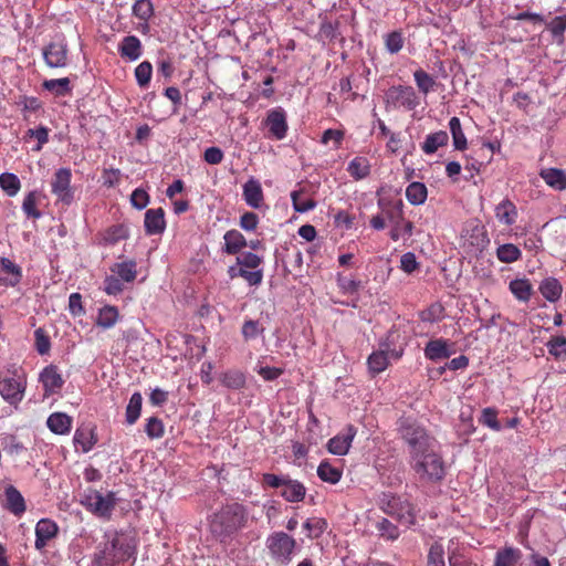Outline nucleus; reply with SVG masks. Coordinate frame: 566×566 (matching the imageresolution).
Returning <instances> with one entry per match:
<instances>
[{
  "mask_svg": "<svg viewBox=\"0 0 566 566\" xmlns=\"http://www.w3.org/2000/svg\"><path fill=\"white\" fill-rule=\"evenodd\" d=\"M509 290L521 302H528L533 292L532 284L527 279L512 280Z\"/></svg>",
  "mask_w": 566,
  "mask_h": 566,
  "instance_id": "38",
  "label": "nucleus"
},
{
  "mask_svg": "<svg viewBox=\"0 0 566 566\" xmlns=\"http://www.w3.org/2000/svg\"><path fill=\"white\" fill-rule=\"evenodd\" d=\"M136 553V545L132 537L118 531H106L104 542L94 554L97 566H116L128 560Z\"/></svg>",
  "mask_w": 566,
  "mask_h": 566,
  "instance_id": "2",
  "label": "nucleus"
},
{
  "mask_svg": "<svg viewBox=\"0 0 566 566\" xmlns=\"http://www.w3.org/2000/svg\"><path fill=\"white\" fill-rule=\"evenodd\" d=\"M541 294L551 303L557 302L562 297L563 286L555 277L544 279L538 287Z\"/></svg>",
  "mask_w": 566,
  "mask_h": 566,
  "instance_id": "28",
  "label": "nucleus"
},
{
  "mask_svg": "<svg viewBox=\"0 0 566 566\" xmlns=\"http://www.w3.org/2000/svg\"><path fill=\"white\" fill-rule=\"evenodd\" d=\"M400 437L407 444L409 458L436 449H441L436 437L416 420L405 419L399 427Z\"/></svg>",
  "mask_w": 566,
  "mask_h": 566,
  "instance_id": "3",
  "label": "nucleus"
},
{
  "mask_svg": "<svg viewBox=\"0 0 566 566\" xmlns=\"http://www.w3.org/2000/svg\"><path fill=\"white\" fill-rule=\"evenodd\" d=\"M42 86L44 90L53 93L56 96H65L72 91L69 77L45 80L42 83Z\"/></svg>",
  "mask_w": 566,
  "mask_h": 566,
  "instance_id": "43",
  "label": "nucleus"
},
{
  "mask_svg": "<svg viewBox=\"0 0 566 566\" xmlns=\"http://www.w3.org/2000/svg\"><path fill=\"white\" fill-rule=\"evenodd\" d=\"M151 75H153V65L148 61H143L135 69V77H136L137 84L142 88H145L149 85Z\"/></svg>",
  "mask_w": 566,
  "mask_h": 566,
  "instance_id": "57",
  "label": "nucleus"
},
{
  "mask_svg": "<svg viewBox=\"0 0 566 566\" xmlns=\"http://www.w3.org/2000/svg\"><path fill=\"white\" fill-rule=\"evenodd\" d=\"M59 534L57 524L50 518H41L35 525V549L42 552Z\"/></svg>",
  "mask_w": 566,
  "mask_h": 566,
  "instance_id": "16",
  "label": "nucleus"
},
{
  "mask_svg": "<svg viewBox=\"0 0 566 566\" xmlns=\"http://www.w3.org/2000/svg\"><path fill=\"white\" fill-rule=\"evenodd\" d=\"M243 199L245 203L253 209H262L266 208L264 202V193L260 181L253 177H251L243 185Z\"/></svg>",
  "mask_w": 566,
  "mask_h": 566,
  "instance_id": "19",
  "label": "nucleus"
},
{
  "mask_svg": "<svg viewBox=\"0 0 566 566\" xmlns=\"http://www.w3.org/2000/svg\"><path fill=\"white\" fill-rule=\"evenodd\" d=\"M241 277L247 281L250 286H259L263 281V269L251 264H240Z\"/></svg>",
  "mask_w": 566,
  "mask_h": 566,
  "instance_id": "50",
  "label": "nucleus"
},
{
  "mask_svg": "<svg viewBox=\"0 0 566 566\" xmlns=\"http://www.w3.org/2000/svg\"><path fill=\"white\" fill-rule=\"evenodd\" d=\"M144 228L147 235L161 234L166 229L165 211L163 208L148 209L145 212Z\"/></svg>",
  "mask_w": 566,
  "mask_h": 566,
  "instance_id": "21",
  "label": "nucleus"
},
{
  "mask_svg": "<svg viewBox=\"0 0 566 566\" xmlns=\"http://www.w3.org/2000/svg\"><path fill=\"white\" fill-rule=\"evenodd\" d=\"M376 528L379 533V536L385 539L396 541L399 537L398 527L387 518H381L379 522H377Z\"/></svg>",
  "mask_w": 566,
  "mask_h": 566,
  "instance_id": "58",
  "label": "nucleus"
},
{
  "mask_svg": "<svg viewBox=\"0 0 566 566\" xmlns=\"http://www.w3.org/2000/svg\"><path fill=\"white\" fill-rule=\"evenodd\" d=\"M255 520L250 514L248 506L233 501L221 505L211 515L209 527L217 541L221 544H228L233 541L240 531L249 527Z\"/></svg>",
  "mask_w": 566,
  "mask_h": 566,
  "instance_id": "1",
  "label": "nucleus"
},
{
  "mask_svg": "<svg viewBox=\"0 0 566 566\" xmlns=\"http://www.w3.org/2000/svg\"><path fill=\"white\" fill-rule=\"evenodd\" d=\"M427 566H446L444 548L441 543L434 542L428 553Z\"/></svg>",
  "mask_w": 566,
  "mask_h": 566,
  "instance_id": "61",
  "label": "nucleus"
},
{
  "mask_svg": "<svg viewBox=\"0 0 566 566\" xmlns=\"http://www.w3.org/2000/svg\"><path fill=\"white\" fill-rule=\"evenodd\" d=\"M449 128L453 139V146L457 150H464L468 147L467 137L462 130L461 122L453 116L449 120Z\"/></svg>",
  "mask_w": 566,
  "mask_h": 566,
  "instance_id": "44",
  "label": "nucleus"
},
{
  "mask_svg": "<svg viewBox=\"0 0 566 566\" xmlns=\"http://www.w3.org/2000/svg\"><path fill=\"white\" fill-rule=\"evenodd\" d=\"M241 277L247 281L250 286H259L263 281V269L251 264H240Z\"/></svg>",
  "mask_w": 566,
  "mask_h": 566,
  "instance_id": "49",
  "label": "nucleus"
},
{
  "mask_svg": "<svg viewBox=\"0 0 566 566\" xmlns=\"http://www.w3.org/2000/svg\"><path fill=\"white\" fill-rule=\"evenodd\" d=\"M479 422L494 431H500L502 429V426L497 420V410L492 407H488L482 410Z\"/></svg>",
  "mask_w": 566,
  "mask_h": 566,
  "instance_id": "60",
  "label": "nucleus"
},
{
  "mask_svg": "<svg viewBox=\"0 0 566 566\" xmlns=\"http://www.w3.org/2000/svg\"><path fill=\"white\" fill-rule=\"evenodd\" d=\"M145 432L150 439H160L165 434V426L161 419L150 417L147 419Z\"/></svg>",
  "mask_w": 566,
  "mask_h": 566,
  "instance_id": "62",
  "label": "nucleus"
},
{
  "mask_svg": "<svg viewBox=\"0 0 566 566\" xmlns=\"http://www.w3.org/2000/svg\"><path fill=\"white\" fill-rule=\"evenodd\" d=\"M356 432L357 429L353 424H348L342 432L328 440L327 450L336 455L347 454Z\"/></svg>",
  "mask_w": 566,
  "mask_h": 566,
  "instance_id": "15",
  "label": "nucleus"
},
{
  "mask_svg": "<svg viewBox=\"0 0 566 566\" xmlns=\"http://www.w3.org/2000/svg\"><path fill=\"white\" fill-rule=\"evenodd\" d=\"M444 317H446L444 306L439 302L432 303L430 306H428L426 310H423L419 313V318L422 322H427V323L440 322Z\"/></svg>",
  "mask_w": 566,
  "mask_h": 566,
  "instance_id": "47",
  "label": "nucleus"
},
{
  "mask_svg": "<svg viewBox=\"0 0 566 566\" xmlns=\"http://www.w3.org/2000/svg\"><path fill=\"white\" fill-rule=\"evenodd\" d=\"M224 247L222 251L229 255L238 254L243 248L248 245L244 235L238 230H229L223 235Z\"/></svg>",
  "mask_w": 566,
  "mask_h": 566,
  "instance_id": "26",
  "label": "nucleus"
},
{
  "mask_svg": "<svg viewBox=\"0 0 566 566\" xmlns=\"http://www.w3.org/2000/svg\"><path fill=\"white\" fill-rule=\"evenodd\" d=\"M73 440L76 448H81L82 452L87 453L96 444L97 437L93 429H76Z\"/></svg>",
  "mask_w": 566,
  "mask_h": 566,
  "instance_id": "35",
  "label": "nucleus"
},
{
  "mask_svg": "<svg viewBox=\"0 0 566 566\" xmlns=\"http://www.w3.org/2000/svg\"><path fill=\"white\" fill-rule=\"evenodd\" d=\"M342 474V469L331 464L328 461H322L317 468L318 478L331 484H336L340 480Z\"/></svg>",
  "mask_w": 566,
  "mask_h": 566,
  "instance_id": "41",
  "label": "nucleus"
},
{
  "mask_svg": "<svg viewBox=\"0 0 566 566\" xmlns=\"http://www.w3.org/2000/svg\"><path fill=\"white\" fill-rule=\"evenodd\" d=\"M265 125L269 129L270 137L276 140L285 138L289 127L284 109L277 107L270 111L265 118Z\"/></svg>",
  "mask_w": 566,
  "mask_h": 566,
  "instance_id": "14",
  "label": "nucleus"
},
{
  "mask_svg": "<svg viewBox=\"0 0 566 566\" xmlns=\"http://www.w3.org/2000/svg\"><path fill=\"white\" fill-rule=\"evenodd\" d=\"M45 64L51 69L65 67L69 64V48L63 35L56 36L42 49Z\"/></svg>",
  "mask_w": 566,
  "mask_h": 566,
  "instance_id": "12",
  "label": "nucleus"
},
{
  "mask_svg": "<svg viewBox=\"0 0 566 566\" xmlns=\"http://www.w3.org/2000/svg\"><path fill=\"white\" fill-rule=\"evenodd\" d=\"M468 241H469L470 245H472L474 248L475 252H478V251L482 252L490 242L484 227H479V226H475L472 229Z\"/></svg>",
  "mask_w": 566,
  "mask_h": 566,
  "instance_id": "54",
  "label": "nucleus"
},
{
  "mask_svg": "<svg viewBox=\"0 0 566 566\" xmlns=\"http://www.w3.org/2000/svg\"><path fill=\"white\" fill-rule=\"evenodd\" d=\"M496 258L502 263H513L522 258V251L513 243H504L496 249Z\"/></svg>",
  "mask_w": 566,
  "mask_h": 566,
  "instance_id": "42",
  "label": "nucleus"
},
{
  "mask_svg": "<svg viewBox=\"0 0 566 566\" xmlns=\"http://www.w3.org/2000/svg\"><path fill=\"white\" fill-rule=\"evenodd\" d=\"M39 200L40 193L38 191H30L24 197L22 202V210L28 218L36 220L42 217V212L38 209Z\"/></svg>",
  "mask_w": 566,
  "mask_h": 566,
  "instance_id": "45",
  "label": "nucleus"
},
{
  "mask_svg": "<svg viewBox=\"0 0 566 566\" xmlns=\"http://www.w3.org/2000/svg\"><path fill=\"white\" fill-rule=\"evenodd\" d=\"M303 190H294L291 192V200L296 212H307L316 207V201L312 198H303Z\"/></svg>",
  "mask_w": 566,
  "mask_h": 566,
  "instance_id": "53",
  "label": "nucleus"
},
{
  "mask_svg": "<svg viewBox=\"0 0 566 566\" xmlns=\"http://www.w3.org/2000/svg\"><path fill=\"white\" fill-rule=\"evenodd\" d=\"M387 98L394 106H402L408 111L415 109L420 104L416 91L408 85L391 86L387 92Z\"/></svg>",
  "mask_w": 566,
  "mask_h": 566,
  "instance_id": "13",
  "label": "nucleus"
},
{
  "mask_svg": "<svg viewBox=\"0 0 566 566\" xmlns=\"http://www.w3.org/2000/svg\"><path fill=\"white\" fill-rule=\"evenodd\" d=\"M241 277L247 281L250 286H259L263 281V269L251 264H240Z\"/></svg>",
  "mask_w": 566,
  "mask_h": 566,
  "instance_id": "48",
  "label": "nucleus"
},
{
  "mask_svg": "<svg viewBox=\"0 0 566 566\" xmlns=\"http://www.w3.org/2000/svg\"><path fill=\"white\" fill-rule=\"evenodd\" d=\"M409 465L421 482H439L446 475L441 449L422 452L409 458Z\"/></svg>",
  "mask_w": 566,
  "mask_h": 566,
  "instance_id": "5",
  "label": "nucleus"
},
{
  "mask_svg": "<svg viewBox=\"0 0 566 566\" xmlns=\"http://www.w3.org/2000/svg\"><path fill=\"white\" fill-rule=\"evenodd\" d=\"M522 556L521 549L505 546L495 553L494 566H517Z\"/></svg>",
  "mask_w": 566,
  "mask_h": 566,
  "instance_id": "27",
  "label": "nucleus"
},
{
  "mask_svg": "<svg viewBox=\"0 0 566 566\" xmlns=\"http://www.w3.org/2000/svg\"><path fill=\"white\" fill-rule=\"evenodd\" d=\"M81 503L94 515L108 520L117 504V499L114 492L103 495L97 490L87 489Z\"/></svg>",
  "mask_w": 566,
  "mask_h": 566,
  "instance_id": "9",
  "label": "nucleus"
},
{
  "mask_svg": "<svg viewBox=\"0 0 566 566\" xmlns=\"http://www.w3.org/2000/svg\"><path fill=\"white\" fill-rule=\"evenodd\" d=\"M111 270L126 283H132L137 277V263L134 260L115 263Z\"/></svg>",
  "mask_w": 566,
  "mask_h": 566,
  "instance_id": "36",
  "label": "nucleus"
},
{
  "mask_svg": "<svg viewBox=\"0 0 566 566\" xmlns=\"http://www.w3.org/2000/svg\"><path fill=\"white\" fill-rule=\"evenodd\" d=\"M261 484L264 490L280 489V495L290 503L302 502L306 495L305 485L287 474L263 473Z\"/></svg>",
  "mask_w": 566,
  "mask_h": 566,
  "instance_id": "7",
  "label": "nucleus"
},
{
  "mask_svg": "<svg viewBox=\"0 0 566 566\" xmlns=\"http://www.w3.org/2000/svg\"><path fill=\"white\" fill-rule=\"evenodd\" d=\"M380 509L385 514L395 517L403 525H413L416 522L413 505L400 496L384 494L380 499Z\"/></svg>",
  "mask_w": 566,
  "mask_h": 566,
  "instance_id": "8",
  "label": "nucleus"
},
{
  "mask_svg": "<svg viewBox=\"0 0 566 566\" xmlns=\"http://www.w3.org/2000/svg\"><path fill=\"white\" fill-rule=\"evenodd\" d=\"M413 78L419 92L424 95L431 92L436 85L434 78L422 69H418L413 72Z\"/></svg>",
  "mask_w": 566,
  "mask_h": 566,
  "instance_id": "55",
  "label": "nucleus"
},
{
  "mask_svg": "<svg viewBox=\"0 0 566 566\" xmlns=\"http://www.w3.org/2000/svg\"><path fill=\"white\" fill-rule=\"evenodd\" d=\"M39 381L43 386L44 396H51L57 392L64 385V379L59 371L57 366L51 364L42 369L39 375Z\"/></svg>",
  "mask_w": 566,
  "mask_h": 566,
  "instance_id": "17",
  "label": "nucleus"
},
{
  "mask_svg": "<svg viewBox=\"0 0 566 566\" xmlns=\"http://www.w3.org/2000/svg\"><path fill=\"white\" fill-rule=\"evenodd\" d=\"M2 506L18 517L22 516L27 510L24 497L13 485H8L4 489V500L2 502Z\"/></svg>",
  "mask_w": 566,
  "mask_h": 566,
  "instance_id": "20",
  "label": "nucleus"
},
{
  "mask_svg": "<svg viewBox=\"0 0 566 566\" xmlns=\"http://www.w3.org/2000/svg\"><path fill=\"white\" fill-rule=\"evenodd\" d=\"M272 557L282 564H289L296 546L295 539L284 532H274L266 539Z\"/></svg>",
  "mask_w": 566,
  "mask_h": 566,
  "instance_id": "11",
  "label": "nucleus"
},
{
  "mask_svg": "<svg viewBox=\"0 0 566 566\" xmlns=\"http://www.w3.org/2000/svg\"><path fill=\"white\" fill-rule=\"evenodd\" d=\"M72 171L70 168H59L55 170L50 186L51 192L55 196V205L69 207L75 198V189L72 187Z\"/></svg>",
  "mask_w": 566,
  "mask_h": 566,
  "instance_id": "10",
  "label": "nucleus"
},
{
  "mask_svg": "<svg viewBox=\"0 0 566 566\" xmlns=\"http://www.w3.org/2000/svg\"><path fill=\"white\" fill-rule=\"evenodd\" d=\"M143 406V396L140 392H134L126 407V422L134 424L140 417Z\"/></svg>",
  "mask_w": 566,
  "mask_h": 566,
  "instance_id": "46",
  "label": "nucleus"
},
{
  "mask_svg": "<svg viewBox=\"0 0 566 566\" xmlns=\"http://www.w3.org/2000/svg\"><path fill=\"white\" fill-rule=\"evenodd\" d=\"M405 43L403 35L400 31H392L385 36V46L391 54L398 53Z\"/></svg>",
  "mask_w": 566,
  "mask_h": 566,
  "instance_id": "63",
  "label": "nucleus"
},
{
  "mask_svg": "<svg viewBox=\"0 0 566 566\" xmlns=\"http://www.w3.org/2000/svg\"><path fill=\"white\" fill-rule=\"evenodd\" d=\"M219 380L228 389L240 390L244 388L247 379L243 371L239 369H229L219 375Z\"/></svg>",
  "mask_w": 566,
  "mask_h": 566,
  "instance_id": "29",
  "label": "nucleus"
},
{
  "mask_svg": "<svg viewBox=\"0 0 566 566\" xmlns=\"http://www.w3.org/2000/svg\"><path fill=\"white\" fill-rule=\"evenodd\" d=\"M377 206L391 227L389 237L392 241L397 242L403 237H411L413 223L405 218L402 200L379 198Z\"/></svg>",
  "mask_w": 566,
  "mask_h": 566,
  "instance_id": "6",
  "label": "nucleus"
},
{
  "mask_svg": "<svg viewBox=\"0 0 566 566\" xmlns=\"http://www.w3.org/2000/svg\"><path fill=\"white\" fill-rule=\"evenodd\" d=\"M495 216L501 223L512 226L517 218L516 206L510 199H504L496 206Z\"/></svg>",
  "mask_w": 566,
  "mask_h": 566,
  "instance_id": "30",
  "label": "nucleus"
},
{
  "mask_svg": "<svg viewBox=\"0 0 566 566\" xmlns=\"http://www.w3.org/2000/svg\"><path fill=\"white\" fill-rule=\"evenodd\" d=\"M27 384L24 369L14 363L8 364L6 368L0 371V396L14 408L23 400Z\"/></svg>",
  "mask_w": 566,
  "mask_h": 566,
  "instance_id": "4",
  "label": "nucleus"
},
{
  "mask_svg": "<svg viewBox=\"0 0 566 566\" xmlns=\"http://www.w3.org/2000/svg\"><path fill=\"white\" fill-rule=\"evenodd\" d=\"M0 187L8 196L13 197L19 192L21 182L14 174L4 172L0 175Z\"/></svg>",
  "mask_w": 566,
  "mask_h": 566,
  "instance_id": "56",
  "label": "nucleus"
},
{
  "mask_svg": "<svg viewBox=\"0 0 566 566\" xmlns=\"http://www.w3.org/2000/svg\"><path fill=\"white\" fill-rule=\"evenodd\" d=\"M423 352L424 357L431 361L448 359L453 354V350L450 348L449 340L444 338L429 340Z\"/></svg>",
  "mask_w": 566,
  "mask_h": 566,
  "instance_id": "22",
  "label": "nucleus"
},
{
  "mask_svg": "<svg viewBox=\"0 0 566 566\" xmlns=\"http://www.w3.org/2000/svg\"><path fill=\"white\" fill-rule=\"evenodd\" d=\"M118 319V308L114 305H105L98 310L95 324L104 329H108L115 326Z\"/></svg>",
  "mask_w": 566,
  "mask_h": 566,
  "instance_id": "31",
  "label": "nucleus"
},
{
  "mask_svg": "<svg viewBox=\"0 0 566 566\" xmlns=\"http://www.w3.org/2000/svg\"><path fill=\"white\" fill-rule=\"evenodd\" d=\"M306 535L310 538H318L327 528V522L322 517H310L303 524Z\"/></svg>",
  "mask_w": 566,
  "mask_h": 566,
  "instance_id": "52",
  "label": "nucleus"
},
{
  "mask_svg": "<svg viewBox=\"0 0 566 566\" xmlns=\"http://www.w3.org/2000/svg\"><path fill=\"white\" fill-rule=\"evenodd\" d=\"M0 268L3 273L9 275V277L6 279V285L15 286L21 282L22 269L10 259L1 258Z\"/></svg>",
  "mask_w": 566,
  "mask_h": 566,
  "instance_id": "37",
  "label": "nucleus"
},
{
  "mask_svg": "<svg viewBox=\"0 0 566 566\" xmlns=\"http://www.w3.org/2000/svg\"><path fill=\"white\" fill-rule=\"evenodd\" d=\"M264 327L259 321L247 319L242 325V336L244 340L254 339L256 336L263 334Z\"/></svg>",
  "mask_w": 566,
  "mask_h": 566,
  "instance_id": "64",
  "label": "nucleus"
},
{
  "mask_svg": "<svg viewBox=\"0 0 566 566\" xmlns=\"http://www.w3.org/2000/svg\"><path fill=\"white\" fill-rule=\"evenodd\" d=\"M449 142V135L446 130H438L426 136L421 145V149L427 155L434 154L440 147H443Z\"/></svg>",
  "mask_w": 566,
  "mask_h": 566,
  "instance_id": "34",
  "label": "nucleus"
},
{
  "mask_svg": "<svg viewBox=\"0 0 566 566\" xmlns=\"http://www.w3.org/2000/svg\"><path fill=\"white\" fill-rule=\"evenodd\" d=\"M368 370L373 376H376L389 366V357L385 350L373 352L367 358Z\"/></svg>",
  "mask_w": 566,
  "mask_h": 566,
  "instance_id": "39",
  "label": "nucleus"
},
{
  "mask_svg": "<svg viewBox=\"0 0 566 566\" xmlns=\"http://www.w3.org/2000/svg\"><path fill=\"white\" fill-rule=\"evenodd\" d=\"M73 419L64 412H53L46 420L48 428L55 434H67L72 429Z\"/></svg>",
  "mask_w": 566,
  "mask_h": 566,
  "instance_id": "25",
  "label": "nucleus"
},
{
  "mask_svg": "<svg viewBox=\"0 0 566 566\" xmlns=\"http://www.w3.org/2000/svg\"><path fill=\"white\" fill-rule=\"evenodd\" d=\"M34 347L40 355H46L51 349V339L46 331L39 327L34 331Z\"/></svg>",
  "mask_w": 566,
  "mask_h": 566,
  "instance_id": "59",
  "label": "nucleus"
},
{
  "mask_svg": "<svg viewBox=\"0 0 566 566\" xmlns=\"http://www.w3.org/2000/svg\"><path fill=\"white\" fill-rule=\"evenodd\" d=\"M117 50L120 57L128 61H136L143 54V44L136 35H126L118 44Z\"/></svg>",
  "mask_w": 566,
  "mask_h": 566,
  "instance_id": "24",
  "label": "nucleus"
},
{
  "mask_svg": "<svg viewBox=\"0 0 566 566\" xmlns=\"http://www.w3.org/2000/svg\"><path fill=\"white\" fill-rule=\"evenodd\" d=\"M370 163L367 157L357 156L347 166L349 176L355 180H361L370 175Z\"/></svg>",
  "mask_w": 566,
  "mask_h": 566,
  "instance_id": "33",
  "label": "nucleus"
},
{
  "mask_svg": "<svg viewBox=\"0 0 566 566\" xmlns=\"http://www.w3.org/2000/svg\"><path fill=\"white\" fill-rule=\"evenodd\" d=\"M132 13L139 20V30L147 33L149 30V21L155 14V8L151 0H136L132 7Z\"/></svg>",
  "mask_w": 566,
  "mask_h": 566,
  "instance_id": "23",
  "label": "nucleus"
},
{
  "mask_svg": "<svg viewBox=\"0 0 566 566\" xmlns=\"http://www.w3.org/2000/svg\"><path fill=\"white\" fill-rule=\"evenodd\" d=\"M539 176L544 181L555 190L566 189V172L557 168L542 169Z\"/></svg>",
  "mask_w": 566,
  "mask_h": 566,
  "instance_id": "32",
  "label": "nucleus"
},
{
  "mask_svg": "<svg viewBox=\"0 0 566 566\" xmlns=\"http://www.w3.org/2000/svg\"><path fill=\"white\" fill-rule=\"evenodd\" d=\"M129 235L128 229L125 224H112L108 228L99 231L95 235V241L101 247L115 245L122 240L127 239Z\"/></svg>",
  "mask_w": 566,
  "mask_h": 566,
  "instance_id": "18",
  "label": "nucleus"
},
{
  "mask_svg": "<svg viewBox=\"0 0 566 566\" xmlns=\"http://www.w3.org/2000/svg\"><path fill=\"white\" fill-rule=\"evenodd\" d=\"M427 196L428 190L426 185L422 182L413 181L406 188V198L413 206L422 205L426 201Z\"/></svg>",
  "mask_w": 566,
  "mask_h": 566,
  "instance_id": "40",
  "label": "nucleus"
},
{
  "mask_svg": "<svg viewBox=\"0 0 566 566\" xmlns=\"http://www.w3.org/2000/svg\"><path fill=\"white\" fill-rule=\"evenodd\" d=\"M547 350L557 360H563L566 357V337L552 336L546 343Z\"/></svg>",
  "mask_w": 566,
  "mask_h": 566,
  "instance_id": "51",
  "label": "nucleus"
}]
</instances>
